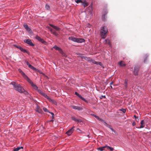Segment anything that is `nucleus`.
<instances>
[{"instance_id":"31","label":"nucleus","mask_w":151,"mask_h":151,"mask_svg":"<svg viewBox=\"0 0 151 151\" xmlns=\"http://www.w3.org/2000/svg\"><path fill=\"white\" fill-rule=\"evenodd\" d=\"M35 89L36 90H37V92H38V93H39L41 94V95H42V94L43 93V92L40 89H38V88L37 89Z\"/></svg>"},{"instance_id":"37","label":"nucleus","mask_w":151,"mask_h":151,"mask_svg":"<svg viewBox=\"0 0 151 151\" xmlns=\"http://www.w3.org/2000/svg\"><path fill=\"white\" fill-rule=\"evenodd\" d=\"M53 48L55 49V50H58L60 48V47H58V46H57L56 45H55L53 47Z\"/></svg>"},{"instance_id":"7","label":"nucleus","mask_w":151,"mask_h":151,"mask_svg":"<svg viewBox=\"0 0 151 151\" xmlns=\"http://www.w3.org/2000/svg\"><path fill=\"white\" fill-rule=\"evenodd\" d=\"M35 38L39 42H41L42 44L46 45L47 42L45 41L42 38H41L40 37L37 35L35 37Z\"/></svg>"},{"instance_id":"4","label":"nucleus","mask_w":151,"mask_h":151,"mask_svg":"<svg viewBox=\"0 0 151 151\" xmlns=\"http://www.w3.org/2000/svg\"><path fill=\"white\" fill-rule=\"evenodd\" d=\"M24 79H25L28 83H30L31 86L34 89H37V87L35 84H34L33 82L28 78L26 75L24 78Z\"/></svg>"},{"instance_id":"46","label":"nucleus","mask_w":151,"mask_h":151,"mask_svg":"<svg viewBox=\"0 0 151 151\" xmlns=\"http://www.w3.org/2000/svg\"><path fill=\"white\" fill-rule=\"evenodd\" d=\"M104 124V125L105 126H106V125L107 124V123L106 122V121L104 120V121L102 122Z\"/></svg>"},{"instance_id":"20","label":"nucleus","mask_w":151,"mask_h":151,"mask_svg":"<svg viewBox=\"0 0 151 151\" xmlns=\"http://www.w3.org/2000/svg\"><path fill=\"white\" fill-rule=\"evenodd\" d=\"M71 118L72 119L73 121L76 122H82V120L81 119H77L74 116H72Z\"/></svg>"},{"instance_id":"27","label":"nucleus","mask_w":151,"mask_h":151,"mask_svg":"<svg viewBox=\"0 0 151 151\" xmlns=\"http://www.w3.org/2000/svg\"><path fill=\"white\" fill-rule=\"evenodd\" d=\"M106 148L107 150H110L111 151H112L114 150V149L113 148L110 147L109 146H108L107 145H106Z\"/></svg>"},{"instance_id":"54","label":"nucleus","mask_w":151,"mask_h":151,"mask_svg":"<svg viewBox=\"0 0 151 151\" xmlns=\"http://www.w3.org/2000/svg\"><path fill=\"white\" fill-rule=\"evenodd\" d=\"M113 132H114L115 134H117V132H116V131L115 130H114V131H113Z\"/></svg>"},{"instance_id":"39","label":"nucleus","mask_w":151,"mask_h":151,"mask_svg":"<svg viewBox=\"0 0 151 151\" xmlns=\"http://www.w3.org/2000/svg\"><path fill=\"white\" fill-rule=\"evenodd\" d=\"M37 112H38V113H41L42 112V110H41V109H40V108H39L38 109H37Z\"/></svg>"},{"instance_id":"56","label":"nucleus","mask_w":151,"mask_h":151,"mask_svg":"<svg viewBox=\"0 0 151 151\" xmlns=\"http://www.w3.org/2000/svg\"><path fill=\"white\" fill-rule=\"evenodd\" d=\"M77 130L80 131V129L79 128H77Z\"/></svg>"},{"instance_id":"36","label":"nucleus","mask_w":151,"mask_h":151,"mask_svg":"<svg viewBox=\"0 0 151 151\" xmlns=\"http://www.w3.org/2000/svg\"><path fill=\"white\" fill-rule=\"evenodd\" d=\"M58 51L61 54H62V55H63V54H64V52H63V50H62V49L60 48L58 50Z\"/></svg>"},{"instance_id":"38","label":"nucleus","mask_w":151,"mask_h":151,"mask_svg":"<svg viewBox=\"0 0 151 151\" xmlns=\"http://www.w3.org/2000/svg\"><path fill=\"white\" fill-rule=\"evenodd\" d=\"M82 1L81 0H75V1L77 3L79 4L82 2Z\"/></svg>"},{"instance_id":"19","label":"nucleus","mask_w":151,"mask_h":151,"mask_svg":"<svg viewBox=\"0 0 151 151\" xmlns=\"http://www.w3.org/2000/svg\"><path fill=\"white\" fill-rule=\"evenodd\" d=\"M50 102H52L53 104H54L55 105H57V103L56 101L54 99H52L51 98H50L48 100Z\"/></svg>"},{"instance_id":"41","label":"nucleus","mask_w":151,"mask_h":151,"mask_svg":"<svg viewBox=\"0 0 151 151\" xmlns=\"http://www.w3.org/2000/svg\"><path fill=\"white\" fill-rule=\"evenodd\" d=\"M134 116L136 120H137V118H138V121L139 120L140 118H139V116H136L135 115H134Z\"/></svg>"},{"instance_id":"43","label":"nucleus","mask_w":151,"mask_h":151,"mask_svg":"<svg viewBox=\"0 0 151 151\" xmlns=\"http://www.w3.org/2000/svg\"><path fill=\"white\" fill-rule=\"evenodd\" d=\"M99 98L101 99H102L103 98L105 99V98H106V96H104H104L101 95L99 97Z\"/></svg>"},{"instance_id":"24","label":"nucleus","mask_w":151,"mask_h":151,"mask_svg":"<svg viewBox=\"0 0 151 151\" xmlns=\"http://www.w3.org/2000/svg\"><path fill=\"white\" fill-rule=\"evenodd\" d=\"M119 64L120 66L121 67L125 66H126V64L125 63L122 61H121L119 62Z\"/></svg>"},{"instance_id":"28","label":"nucleus","mask_w":151,"mask_h":151,"mask_svg":"<svg viewBox=\"0 0 151 151\" xmlns=\"http://www.w3.org/2000/svg\"><path fill=\"white\" fill-rule=\"evenodd\" d=\"M124 83V86L125 88H127V85H128L127 81L126 79H125V80Z\"/></svg>"},{"instance_id":"23","label":"nucleus","mask_w":151,"mask_h":151,"mask_svg":"<svg viewBox=\"0 0 151 151\" xmlns=\"http://www.w3.org/2000/svg\"><path fill=\"white\" fill-rule=\"evenodd\" d=\"M141 126L139 127L138 128H144V125L145 124V123L144 122V120H142L141 121Z\"/></svg>"},{"instance_id":"22","label":"nucleus","mask_w":151,"mask_h":151,"mask_svg":"<svg viewBox=\"0 0 151 151\" xmlns=\"http://www.w3.org/2000/svg\"><path fill=\"white\" fill-rule=\"evenodd\" d=\"M24 27L28 32H30L31 30L30 28L29 27L27 24L24 25Z\"/></svg>"},{"instance_id":"11","label":"nucleus","mask_w":151,"mask_h":151,"mask_svg":"<svg viewBox=\"0 0 151 151\" xmlns=\"http://www.w3.org/2000/svg\"><path fill=\"white\" fill-rule=\"evenodd\" d=\"M75 127L73 126L70 129L68 130L66 132V134L70 136L73 132Z\"/></svg>"},{"instance_id":"2","label":"nucleus","mask_w":151,"mask_h":151,"mask_svg":"<svg viewBox=\"0 0 151 151\" xmlns=\"http://www.w3.org/2000/svg\"><path fill=\"white\" fill-rule=\"evenodd\" d=\"M108 32L107 27L105 26L101 27L100 29V35L102 39H104L106 36V34Z\"/></svg>"},{"instance_id":"29","label":"nucleus","mask_w":151,"mask_h":151,"mask_svg":"<svg viewBox=\"0 0 151 151\" xmlns=\"http://www.w3.org/2000/svg\"><path fill=\"white\" fill-rule=\"evenodd\" d=\"M81 4L84 7L87 6L88 5V3L87 2H84L83 1H82V2L81 3Z\"/></svg>"},{"instance_id":"57","label":"nucleus","mask_w":151,"mask_h":151,"mask_svg":"<svg viewBox=\"0 0 151 151\" xmlns=\"http://www.w3.org/2000/svg\"><path fill=\"white\" fill-rule=\"evenodd\" d=\"M39 108H40L39 106H37V109H38Z\"/></svg>"},{"instance_id":"48","label":"nucleus","mask_w":151,"mask_h":151,"mask_svg":"<svg viewBox=\"0 0 151 151\" xmlns=\"http://www.w3.org/2000/svg\"><path fill=\"white\" fill-rule=\"evenodd\" d=\"M95 117L99 120L100 118V117L98 116L97 115H96V116H95Z\"/></svg>"},{"instance_id":"47","label":"nucleus","mask_w":151,"mask_h":151,"mask_svg":"<svg viewBox=\"0 0 151 151\" xmlns=\"http://www.w3.org/2000/svg\"><path fill=\"white\" fill-rule=\"evenodd\" d=\"M55 119L54 116H52V119L51 120V121H54Z\"/></svg>"},{"instance_id":"55","label":"nucleus","mask_w":151,"mask_h":151,"mask_svg":"<svg viewBox=\"0 0 151 151\" xmlns=\"http://www.w3.org/2000/svg\"><path fill=\"white\" fill-rule=\"evenodd\" d=\"M110 84L111 85H113V81L111 82L110 83Z\"/></svg>"},{"instance_id":"45","label":"nucleus","mask_w":151,"mask_h":151,"mask_svg":"<svg viewBox=\"0 0 151 151\" xmlns=\"http://www.w3.org/2000/svg\"><path fill=\"white\" fill-rule=\"evenodd\" d=\"M48 112L51 114L52 116H54V114L53 112L50 111H48Z\"/></svg>"},{"instance_id":"59","label":"nucleus","mask_w":151,"mask_h":151,"mask_svg":"<svg viewBox=\"0 0 151 151\" xmlns=\"http://www.w3.org/2000/svg\"><path fill=\"white\" fill-rule=\"evenodd\" d=\"M137 121H138V118H137Z\"/></svg>"},{"instance_id":"14","label":"nucleus","mask_w":151,"mask_h":151,"mask_svg":"<svg viewBox=\"0 0 151 151\" xmlns=\"http://www.w3.org/2000/svg\"><path fill=\"white\" fill-rule=\"evenodd\" d=\"M25 63H26L27 65L28 66V67L34 70H36L37 69L33 66L30 64L26 60Z\"/></svg>"},{"instance_id":"51","label":"nucleus","mask_w":151,"mask_h":151,"mask_svg":"<svg viewBox=\"0 0 151 151\" xmlns=\"http://www.w3.org/2000/svg\"><path fill=\"white\" fill-rule=\"evenodd\" d=\"M91 114V115H92L94 117H95V116H96V115H95L94 114Z\"/></svg>"},{"instance_id":"16","label":"nucleus","mask_w":151,"mask_h":151,"mask_svg":"<svg viewBox=\"0 0 151 151\" xmlns=\"http://www.w3.org/2000/svg\"><path fill=\"white\" fill-rule=\"evenodd\" d=\"M93 64L96 65H99L103 68H104V65L101 62H96L95 60H94V61H93Z\"/></svg>"},{"instance_id":"32","label":"nucleus","mask_w":151,"mask_h":151,"mask_svg":"<svg viewBox=\"0 0 151 151\" xmlns=\"http://www.w3.org/2000/svg\"><path fill=\"white\" fill-rule=\"evenodd\" d=\"M45 9L47 10H49L50 9V6L48 4H46L45 5Z\"/></svg>"},{"instance_id":"25","label":"nucleus","mask_w":151,"mask_h":151,"mask_svg":"<svg viewBox=\"0 0 151 151\" xmlns=\"http://www.w3.org/2000/svg\"><path fill=\"white\" fill-rule=\"evenodd\" d=\"M23 148V147L22 146L18 147H17V148H15L14 150L13 151H18L20 150L21 149H22Z\"/></svg>"},{"instance_id":"50","label":"nucleus","mask_w":151,"mask_h":151,"mask_svg":"<svg viewBox=\"0 0 151 151\" xmlns=\"http://www.w3.org/2000/svg\"><path fill=\"white\" fill-rule=\"evenodd\" d=\"M136 125V123L134 122H133L132 123V125L133 126H134Z\"/></svg>"},{"instance_id":"34","label":"nucleus","mask_w":151,"mask_h":151,"mask_svg":"<svg viewBox=\"0 0 151 151\" xmlns=\"http://www.w3.org/2000/svg\"><path fill=\"white\" fill-rule=\"evenodd\" d=\"M148 55H145L144 56V63H145L146 62V60L147 59V58L148 57Z\"/></svg>"},{"instance_id":"9","label":"nucleus","mask_w":151,"mask_h":151,"mask_svg":"<svg viewBox=\"0 0 151 151\" xmlns=\"http://www.w3.org/2000/svg\"><path fill=\"white\" fill-rule=\"evenodd\" d=\"M81 58H82L84 59L85 60H86L89 63H92L93 64V61H94L95 60H94L92 59L90 57L82 56Z\"/></svg>"},{"instance_id":"58","label":"nucleus","mask_w":151,"mask_h":151,"mask_svg":"<svg viewBox=\"0 0 151 151\" xmlns=\"http://www.w3.org/2000/svg\"><path fill=\"white\" fill-rule=\"evenodd\" d=\"M110 87H111V89H113V87H112V86H110Z\"/></svg>"},{"instance_id":"44","label":"nucleus","mask_w":151,"mask_h":151,"mask_svg":"<svg viewBox=\"0 0 151 151\" xmlns=\"http://www.w3.org/2000/svg\"><path fill=\"white\" fill-rule=\"evenodd\" d=\"M106 126L108 127V128H109V129H110V128L111 127V125L109 124H108L106 125Z\"/></svg>"},{"instance_id":"18","label":"nucleus","mask_w":151,"mask_h":151,"mask_svg":"<svg viewBox=\"0 0 151 151\" xmlns=\"http://www.w3.org/2000/svg\"><path fill=\"white\" fill-rule=\"evenodd\" d=\"M49 25L51 26V27L55 29L56 31H59L60 30V28L58 27H57L54 26V25L49 24Z\"/></svg>"},{"instance_id":"15","label":"nucleus","mask_w":151,"mask_h":151,"mask_svg":"<svg viewBox=\"0 0 151 151\" xmlns=\"http://www.w3.org/2000/svg\"><path fill=\"white\" fill-rule=\"evenodd\" d=\"M72 108L73 109L78 110L79 111L82 110L83 109V108L81 106H72Z\"/></svg>"},{"instance_id":"13","label":"nucleus","mask_w":151,"mask_h":151,"mask_svg":"<svg viewBox=\"0 0 151 151\" xmlns=\"http://www.w3.org/2000/svg\"><path fill=\"white\" fill-rule=\"evenodd\" d=\"M103 43L104 44H108L110 47H111V44L110 40L108 39H107L105 40L104 41Z\"/></svg>"},{"instance_id":"10","label":"nucleus","mask_w":151,"mask_h":151,"mask_svg":"<svg viewBox=\"0 0 151 151\" xmlns=\"http://www.w3.org/2000/svg\"><path fill=\"white\" fill-rule=\"evenodd\" d=\"M24 42L30 46H34L35 45L32 43L31 40L29 39H27L24 40Z\"/></svg>"},{"instance_id":"26","label":"nucleus","mask_w":151,"mask_h":151,"mask_svg":"<svg viewBox=\"0 0 151 151\" xmlns=\"http://www.w3.org/2000/svg\"><path fill=\"white\" fill-rule=\"evenodd\" d=\"M106 148V145L102 147H100L97 148L98 150L103 151L104 148Z\"/></svg>"},{"instance_id":"8","label":"nucleus","mask_w":151,"mask_h":151,"mask_svg":"<svg viewBox=\"0 0 151 151\" xmlns=\"http://www.w3.org/2000/svg\"><path fill=\"white\" fill-rule=\"evenodd\" d=\"M139 69V66H137L134 67L133 73L135 76H136L138 75Z\"/></svg>"},{"instance_id":"49","label":"nucleus","mask_w":151,"mask_h":151,"mask_svg":"<svg viewBox=\"0 0 151 151\" xmlns=\"http://www.w3.org/2000/svg\"><path fill=\"white\" fill-rule=\"evenodd\" d=\"M104 120L100 118V119L99 120V121H101V122H103L104 121Z\"/></svg>"},{"instance_id":"12","label":"nucleus","mask_w":151,"mask_h":151,"mask_svg":"<svg viewBox=\"0 0 151 151\" xmlns=\"http://www.w3.org/2000/svg\"><path fill=\"white\" fill-rule=\"evenodd\" d=\"M103 12L105 14H103L102 16V19L103 21H105L106 20V15L107 13V11L106 10H104Z\"/></svg>"},{"instance_id":"21","label":"nucleus","mask_w":151,"mask_h":151,"mask_svg":"<svg viewBox=\"0 0 151 151\" xmlns=\"http://www.w3.org/2000/svg\"><path fill=\"white\" fill-rule=\"evenodd\" d=\"M18 70L24 78L26 76L25 73L21 69H19Z\"/></svg>"},{"instance_id":"40","label":"nucleus","mask_w":151,"mask_h":151,"mask_svg":"<svg viewBox=\"0 0 151 151\" xmlns=\"http://www.w3.org/2000/svg\"><path fill=\"white\" fill-rule=\"evenodd\" d=\"M43 110L45 112H48V111H49L48 109L45 107H44L43 108Z\"/></svg>"},{"instance_id":"35","label":"nucleus","mask_w":151,"mask_h":151,"mask_svg":"<svg viewBox=\"0 0 151 151\" xmlns=\"http://www.w3.org/2000/svg\"><path fill=\"white\" fill-rule=\"evenodd\" d=\"M119 111H122L124 113H125L126 112V110L125 109L122 108L120 109H119Z\"/></svg>"},{"instance_id":"52","label":"nucleus","mask_w":151,"mask_h":151,"mask_svg":"<svg viewBox=\"0 0 151 151\" xmlns=\"http://www.w3.org/2000/svg\"><path fill=\"white\" fill-rule=\"evenodd\" d=\"M112 132L114 131V130L112 128V127H111L110 129Z\"/></svg>"},{"instance_id":"33","label":"nucleus","mask_w":151,"mask_h":151,"mask_svg":"<svg viewBox=\"0 0 151 151\" xmlns=\"http://www.w3.org/2000/svg\"><path fill=\"white\" fill-rule=\"evenodd\" d=\"M53 35H54L56 36H58V32H57L53 30L52 33Z\"/></svg>"},{"instance_id":"17","label":"nucleus","mask_w":151,"mask_h":151,"mask_svg":"<svg viewBox=\"0 0 151 151\" xmlns=\"http://www.w3.org/2000/svg\"><path fill=\"white\" fill-rule=\"evenodd\" d=\"M93 64L96 65H99L103 68H104V65L101 62H96L95 60H94V61H93Z\"/></svg>"},{"instance_id":"42","label":"nucleus","mask_w":151,"mask_h":151,"mask_svg":"<svg viewBox=\"0 0 151 151\" xmlns=\"http://www.w3.org/2000/svg\"><path fill=\"white\" fill-rule=\"evenodd\" d=\"M47 28H48V29L50 30V32L52 33L53 31V30L52 29V28H51V27H48Z\"/></svg>"},{"instance_id":"30","label":"nucleus","mask_w":151,"mask_h":151,"mask_svg":"<svg viewBox=\"0 0 151 151\" xmlns=\"http://www.w3.org/2000/svg\"><path fill=\"white\" fill-rule=\"evenodd\" d=\"M44 97L46 98L48 100L50 98L47 94H45L44 93H43L42 95Z\"/></svg>"},{"instance_id":"1","label":"nucleus","mask_w":151,"mask_h":151,"mask_svg":"<svg viewBox=\"0 0 151 151\" xmlns=\"http://www.w3.org/2000/svg\"><path fill=\"white\" fill-rule=\"evenodd\" d=\"M11 84L13 86V87L16 91L18 92L22 93L24 92L27 93V92L25 90L24 88H23L22 86L18 83L14 82H12Z\"/></svg>"},{"instance_id":"53","label":"nucleus","mask_w":151,"mask_h":151,"mask_svg":"<svg viewBox=\"0 0 151 151\" xmlns=\"http://www.w3.org/2000/svg\"><path fill=\"white\" fill-rule=\"evenodd\" d=\"M112 132L114 131V130L112 128V127H111L110 129Z\"/></svg>"},{"instance_id":"3","label":"nucleus","mask_w":151,"mask_h":151,"mask_svg":"<svg viewBox=\"0 0 151 151\" xmlns=\"http://www.w3.org/2000/svg\"><path fill=\"white\" fill-rule=\"evenodd\" d=\"M68 39L69 40L78 43L84 42H85V40L83 38H77L73 36L69 37Z\"/></svg>"},{"instance_id":"6","label":"nucleus","mask_w":151,"mask_h":151,"mask_svg":"<svg viewBox=\"0 0 151 151\" xmlns=\"http://www.w3.org/2000/svg\"><path fill=\"white\" fill-rule=\"evenodd\" d=\"M75 94H76V96H77L79 98L81 99L83 101H84L86 103H88V101L86 99L84 98L83 97L81 96L80 94H79L76 92H75Z\"/></svg>"},{"instance_id":"5","label":"nucleus","mask_w":151,"mask_h":151,"mask_svg":"<svg viewBox=\"0 0 151 151\" xmlns=\"http://www.w3.org/2000/svg\"><path fill=\"white\" fill-rule=\"evenodd\" d=\"M14 46L17 48L19 49L21 51L23 52L27 53L28 54H29V52L28 50H26L20 46H17L16 45H14Z\"/></svg>"}]
</instances>
